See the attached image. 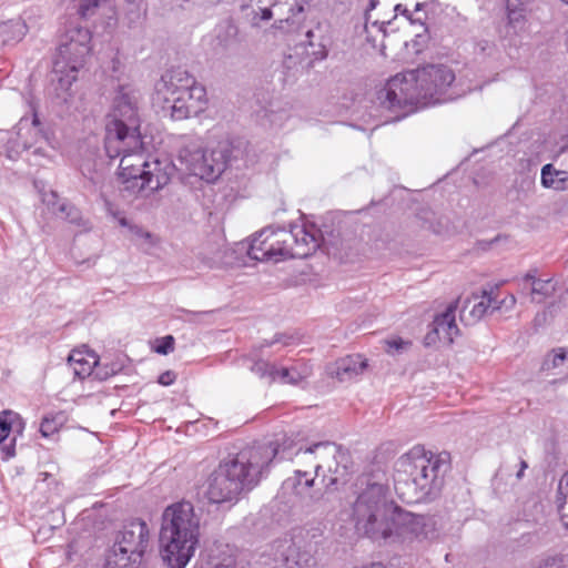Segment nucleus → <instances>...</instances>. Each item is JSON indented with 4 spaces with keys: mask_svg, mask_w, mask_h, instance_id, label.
I'll use <instances>...</instances> for the list:
<instances>
[{
    "mask_svg": "<svg viewBox=\"0 0 568 568\" xmlns=\"http://www.w3.org/2000/svg\"><path fill=\"white\" fill-rule=\"evenodd\" d=\"M395 10H396V11H402V4H397V6L395 7Z\"/></svg>",
    "mask_w": 568,
    "mask_h": 568,
    "instance_id": "obj_54",
    "label": "nucleus"
},
{
    "mask_svg": "<svg viewBox=\"0 0 568 568\" xmlns=\"http://www.w3.org/2000/svg\"><path fill=\"white\" fill-rule=\"evenodd\" d=\"M516 303V297L514 295H508L506 296L504 300L501 301H497L495 298V305H494V310H501V308H506V310H509L511 307H514Z\"/></svg>",
    "mask_w": 568,
    "mask_h": 568,
    "instance_id": "obj_40",
    "label": "nucleus"
},
{
    "mask_svg": "<svg viewBox=\"0 0 568 568\" xmlns=\"http://www.w3.org/2000/svg\"><path fill=\"white\" fill-rule=\"evenodd\" d=\"M387 344V353L388 354H396L406 348L410 343L405 342L402 338H395L386 342Z\"/></svg>",
    "mask_w": 568,
    "mask_h": 568,
    "instance_id": "obj_38",
    "label": "nucleus"
},
{
    "mask_svg": "<svg viewBox=\"0 0 568 568\" xmlns=\"http://www.w3.org/2000/svg\"><path fill=\"white\" fill-rule=\"evenodd\" d=\"M337 456L344 458L345 453L339 446L331 442L315 443L305 449L298 448L296 450V457L298 460L312 459V468L314 469L315 475H318V470L324 466H327L331 470L332 465L329 460L337 459Z\"/></svg>",
    "mask_w": 568,
    "mask_h": 568,
    "instance_id": "obj_14",
    "label": "nucleus"
},
{
    "mask_svg": "<svg viewBox=\"0 0 568 568\" xmlns=\"http://www.w3.org/2000/svg\"><path fill=\"white\" fill-rule=\"evenodd\" d=\"M351 519L355 531L373 541L422 544L438 538L435 517L402 510L387 496V487L367 476L357 479Z\"/></svg>",
    "mask_w": 568,
    "mask_h": 568,
    "instance_id": "obj_1",
    "label": "nucleus"
},
{
    "mask_svg": "<svg viewBox=\"0 0 568 568\" xmlns=\"http://www.w3.org/2000/svg\"><path fill=\"white\" fill-rule=\"evenodd\" d=\"M400 467L394 478L395 491L402 501L416 504L438 496L448 464L446 457L416 446L402 458Z\"/></svg>",
    "mask_w": 568,
    "mask_h": 568,
    "instance_id": "obj_5",
    "label": "nucleus"
},
{
    "mask_svg": "<svg viewBox=\"0 0 568 568\" xmlns=\"http://www.w3.org/2000/svg\"><path fill=\"white\" fill-rule=\"evenodd\" d=\"M495 297H493L487 292L483 293L480 301L475 302L469 312L470 316L474 321L480 320L488 312H494Z\"/></svg>",
    "mask_w": 568,
    "mask_h": 568,
    "instance_id": "obj_29",
    "label": "nucleus"
},
{
    "mask_svg": "<svg viewBox=\"0 0 568 568\" xmlns=\"http://www.w3.org/2000/svg\"><path fill=\"white\" fill-rule=\"evenodd\" d=\"M568 358L566 348H558L554 351L551 367H557Z\"/></svg>",
    "mask_w": 568,
    "mask_h": 568,
    "instance_id": "obj_41",
    "label": "nucleus"
},
{
    "mask_svg": "<svg viewBox=\"0 0 568 568\" xmlns=\"http://www.w3.org/2000/svg\"><path fill=\"white\" fill-rule=\"evenodd\" d=\"M315 564V559L310 550H301L296 545V568H310Z\"/></svg>",
    "mask_w": 568,
    "mask_h": 568,
    "instance_id": "obj_33",
    "label": "nucleus"
},
{
    "mask_svg": "<svg viewBox=\"0 0 568 568\" xmlns=\"http://www.w3.org/2000/svg\"><path fill=\"white\" fill-rule=\"evenodd\" d=\"M274 561L286 568H296V544L291 539L277 540L273 544Z\"/></svg>",
    "mask_w": 568,
    "mask_h": 568,
    "instance_id": "obj_22",
    "label": "nucleus"
},
{
    "mask_svg": "<svg viewBox=\"0 0 568 568\" xmlns=\"http://www.w3.org/2000/svg\"><path fill=\"white\" fill-rule=\"evenodd\" d=\"M496 51L495 43L488 40H480L475 45V52L481 55H491Z\"/></svg>",
    "mask_w": 568,
    "mask_h": 568,
    "instance_id": "obj_37",
    "label": "nucleus"
},
{
    "mask_svg": "<svg viewBox=\"0 0 568 568\" xmlns=\"http://www.w3.org/2000/svg\"><path fill=\"white\" fill-rule=\"evenodd\" d=\"M63 201L59 199L58 194L53 191L43 194V203L48 206L49 210L52 211L55 215H58V206Z\"/></svg>",
    "mask_w": 568,
    "mask_h": 568,
    "instance_id": "obj_36",
    "label": "nucleus"
},
{
    "mask_svg": "<svg viewBox=\"0 0 568 568\" xmlns=\"http://www.w3.org/2000/svg\"><path fill=\"white\" fill-rule=\"evenodd\" d=\"M32 124H33L32 131H34L37 133L38 129L36 128V124H37V120L36 119L33 120Z\"/></svg>",
    "mask_w": 568,
    "mask_h": 568,
    "instance_id": "obj_53",
    "label": "nucleus"
},
{
    "mask_svg": "<svg viewBox=\"0 0 568 568\" xmlns=\"http://www.w3.org/2000/svg\"><path fill=\"white\" fill-rule=\"evenodd\" d=\"M91 34L85 28H73L61 39L53 62V71L59 87L68 91L78 79L79 70L84 65L89 54Z\"/></svg>",
    "mask_w": 568,
    "mask_h": 568,
    "instance_id": "obj_8",
    "label": "nucleus"
},
{
    "mask_svg": "<svg viewBox=\"0 0 568 568\" xmlns=\"http://www.w3.org/2000/svg\"><path fill=\"white\" fill-rule=\"evenodd\" d=\"M176 379V374L173 371H165L159 376V384L163 386H170Z\"/></svg>",
    "mask_w": 568,
    "mask_h": 568,
    "instance_id": "obj_42",
    "label": "nucleus"
},
{
    "mask_svg": "<svg viewBox=\"0 0 568 568\" xmlns=\"http://www.w3.org/2000/svg\"><path fill=\"white\" fill-rule=\"evenodd\" d=\"M212 568H231L230 564H216Z\"/></svg>",
    "mask_w": 568,
    "mask_h": 568,
    "instance_id": "obj_50",
    "label": "nucleus"
},
{
    "mask_svg": "<svg viewBox=\"0 0 568 568\" xmlns=\"http://www.w3.org/2000/svg\"><path fill=\"white\" fill-rule=\"evenodd\" d=\"M10 28L17 33L18 40L26 34V24L20 21L11 23Z\"/></svg>",
    "mask_w": 568,
    "mask_h": 568,
    "instance_id": "obj_43",
    "label": "nucleus"
},
{
    "mask_svg": "<svg viewBox=\"0 0 568 568\" xmlns=\"http://www.w3.org/2000/svg\"><path fill=\"white\" fill-rule=\"evenodd\" d=\"M519 465H520V468L518 469V471L516 474V477L518 479L523 478L524 471L528 467L527 463L525 460H523V459L520 460Z\"/></svg>",
    "mask_w": 568,
    "mask_h": 568,
    "instance_id": "obj_48",
    "label": "nucleus"
},
{
    "mask_svg": "<svg viewBox=\"0 0 568 568\" xmlns=\"http://www.w3.org/2000/svg\"><path fill=\"white\" fill-rule=\"evenodd\" d=\"M69 363L73 368V373L77 377L83 379L93 375L95 378H106L108 374L101 375L95 366L98 365V357L95 354H84L80 351H73L69 355Z\"/></svg>",
    "mask_w": 568,
    "mask_h": 568,
    "instance_id": "obj_18",
    "label": "nucleus"
},
{
    "mask_svg": "<svg viewBox=\"0 0 568 568\" xmlns=\"http://www.w3.org/2000/svg\"><path fill=\"white\" fill-rule=\"evenodd\" d=\"M174 337L172 335H166L162 338L156 339V345L154 347L155 352L162 355H168L174 351Z\"/></svg>",
    "mask_w": 568,
    "mask_h": 568,
    "instance_id": "obj_34",
    "label": "nucleus"
},
{
    "mask_svg": "<svg viewBox=\"0 0 568 568\" xmlns=\"http://www.w3.org/2000/svg\"><path fill=\"white\" fill-rule=\"evenodd\" d=\"M130 233L134 235L138 239H142L144 241H151L152 234L145 230H143L141 226L134 224L130 225Z\"/></svg>",
    "mask_w": 568,
    "mask_h": 568,
    "instance_id": "obj_39",
    "label": "nucleus"
},
{
    "mask_svg": "<svg viewBox=\"0 0 568 568\" xmlns=\"http://www.w3.org/2000/svg\"><path fill=\"white\" fill-rule=\"evenodd\" d=\"M314 484V477L307 469L297 468L295 475L290 477L286 481V486H291L297 495H303Z\"/></svg>",
    "mask_w": 568,
    "mask_h": 568,
    "instance_id": "obj_27",
    "label": "nucleus"
},
{
    "mask_svg": "<svg viewBox=\"0 0 568 568\" xmlns=\"http://www.w3.org/2000/svg\"><path fill=\"white\" fill-rule=\"evenodd\" d=\"M311 375V368L306 364L277 368L276 381L297 385Z\"/></svg>",
    "mask_w": 568,
    "mask_h": 568,
    "instance_id": "obj_24",
    "label": "nucleus"
},
{
    "mask_svg": "<svg viewBox=\"0 0 568 568\" xmlns=\"http://www.w3.org/2000/svg\"><path fill=\"white\" fill-rule=\"evenodd\" d=\"M206 105V90L202 84L197 83L182 91L181 94L170 98L169 101L162 104V109L170 110L173 120H184L199 115L205 110Z\"/></svg>",
    "mask_w": 568,
    "mask_h": 568,
    "instance_id": "obj_11",
    "label": "nucleus"
},
{
    "mask_svg": "<svg viewBox=\"0 0 568 568\" xmlns=\"http://www.w3.org/2000/svg\"><path fill=\"white\" fill-rule=\"evenodd\" d=\"M378 0H371L369 2V9H374L377 4Z\"/></svg>",
    "mask_w": 568,
    "mask_h": 568,
    "instance_id": "obj_51",
    "label": "nucleus"
},
{
    "mask_svg": "<svg viewBox=\"0 0 568 568\" xmlns=\"http://www.w3.org/2000/svg\"><path fill=\"white\" fill-rule=\"evenodd\" d=\"M200 527V516L190 501L175 503L165 508L159 540L162 558L171 568H185L194 556Z\"/></svg>",
    "mask_w": 568,
    "mask_h": 568,
    "instance_id": "obj_6",
    "label": "nucleus"
},
{
    "mask_svg": "<svg viewBox=\"0 0 568 568\" xmlns=\"http://www.w3.org/2000/svg\"><path fill=\"white\" fill-rule=\"evenodd\" d=\"M541 184L547 189L564 191L568 189V172L556 170L552 164L548 163L541 169Z\"/></svg>",
    "mask_w": 568,
    "mask_h": 568,
    "instance_id": "obj_23",
    "label": "nucleus"
},
{
    "mask_svg": "<svg viewBox=\"0 0 568 568\" xmlns=\"http://www.w3.org/2000/svg\"><path fill=\"white\" fill-rule=\"evenodd\" d=\"M366 367V359L362 355L355 354L339 358L334 364L328 365L326 371L331 377L337 378L339 382H346L363 374Z\"/></svg>",
    "mask_w": 568,
    "mask_h": 568,
    "instance_id": "obj_15",
    "label": "nucleus"
},
{
    "mask_svg": "<svg viewBox=\"0 0 568 568\" xmlns=\"http://www.w3.org/2000/svg\"><path fill=\"white\" fill-rule=\"evenodd\" d=\"M530 0H506V9L508 13L509 22L519 21L524 16L525 6Z\"/></svg>",
    "mask_w": 568,
    "mask_h": 568,
    "instance_id": "obj_31",
    "label": "nucleus"
},
{
    "mask_svg": "<svg viewBox=\"0 0 568 568\" xmlns=\"http://www.w3.org/2000/svg\"><path fill=\"white\" fill-rule=\"evenodd\" d=\"M58 216L71 224L87 229L88 222L84 220L81 211L73 204L64 201L58 206Z\"/></svg>",
    "mask_w": 568,
    "mask_h": 568,
    "instance_id": "obj_25",
    "label": "nucleus"
},
{
    "mask_svg": "<svg viewBox=\"0 0 568 568\" xmlns=\"http://www.w3.org/2000/svg\"><path fill=\"white\" fill-rule=\"evenodd\" d=\"M278 456L291 458L286 448L278 445H258L242 449L235 456L224 459L211 474L206 497L213 504L237 500L239 496L253 489L265 468Z\"/></svg>",
    "mask_w": 568,
    "mask_h": 568,
    "instance_id": "obj_3",
    "label": "nucleus"
},
{
    "mask_svg": "<svg viewBox=\"0 0 568 568\" xmlns=\"http://www.w3.org/2000/svg\"><path fill=\"white\" fill-rule=\"evenodd\" d=\"M278 343L284 346L292 345L294 343V337L285 334H276L272 339H265L262 344V347H271Z\"/></svg>",
    "mask_w": 568,
    "mask_h": 568,
    "instance_id": "obj_35",
    "label": "nucleus"
},
{
    "mask_svg": "<svg viewBox=\"0 0 568 568\" xmlns=\"http://www.w3.org/2000/svg\"><path fill=\"white\" fill-rule=\"evenodd\" d=\"M225 32L229 37L234 38L237 34V28L233 23H227L225 26Z\"/></svg>",
    "mask_w": 568,
    "mask_h": 568,
    "instance_id": "obj_46",
    "label": "nucleus"
},
{
    "mask_svg": "<svg viewBox=\"0 0 568 568\" xmlns=\"http://www.w3.org/2000/svg\"><path fill=\"white\" fill-rule=\"evenodd\" d=\"M371 28H375V29H377L379 32H383V34L385 33V30H384V28H385V23H384V22L379 23L378 21H375V22H373V23H372V26H371V27H368V24H366V26H365V30H366V32H367L368 34H369V32H371Z\"/></svg>",
    "mask_w": 568,
    "mask_h": 568,
    "instance_id": "obj_45",
    "label": "nucleus"
},
{
    "mask_svg": "<svg viewBox=\"0 0 568 568\" xmlns=\"http://www.w3.org/2000/svg\"><path fill=\"white\" fill-rule=\"evenodd\" d=\"M557 509L560 521L568 529V473L560 479L557 493Z\"/></svg>",
    "mask_w": 568,
    "mask_h": 568,
    "instance_id": "obj_26",
    "label": "nucleus"
},
{
    "mask_svg": "<svg viewBox=\"0 0 568 568\" xmlns=\"http://www.w3.org/2000/svg\"><path fill=\"white\" fill-rule=\"evenodd\" d=\"M179 161L191 175L207 182L215 181L225 170L230 159V148L226 142H219L216 148L205 150L199 136L181 138Z\"/></svg>",
    "mask_w": 568,
    "mask_h": 568,
    "instance_id": "obj_7",
    "label": "nucleus"
},
{
    "mask_svg": "<svg viewBox=\"0 0 568 568\" xmlns=\"http://www.w3.org/2000/svg\"><path fill=\"white\" fill-rule=\"evenodd\" d=\"M523 293L530 296L531 302L541 303L555 292V284L550 278L537 277V270H531L519 281Z\"/></svg>",
    "mask_w": 568,
    "mask_h": 568,
    "instance_id": "obj_16",
    "label": "nucleus"
},
{
    "mask_svg": "<svg viewBox=\"0 0 568 568\" xmlns=\"http://www.w3.org/2000/svg\"><path fill=\"white\" fill-rule=\"evenodd\" d=\"M172 172V163L168 160H160L158 158L146 160L142 171L146 179V185L153 189L154 192H158L169 184Z\"/></svg>",
    "mask_w": 568,
    "mask_h": 568,
    "instance_id": "obj_17",
    "label": "nucleus"
},
{
    "mask_svg": "<svg viewBox=\"0 0 568 568\" xmlns=\"http://www.w3.org/2000/svg\"><path fill=\"white\" fill-rule=\"evenodd\" d=\"M22 145H23V149H26V150H27V149H29V148H31V144H30V143H28L27 141H24V142L22 143Z\"/></svg>",
    "mask_w": 568,
    "mask_h": 568,
    "instance_id": "obj_52",
    "label": "nucleus"
},
{
    "mask_svg": "<svg viewBox=\"0 0 568 568\" xmlns=\"http://www.w3.org/2000/svg\"><path fill=\"white\" fill-rule=\"evenodd\" d=\"M122 192L129 196L146 199L154 194L153 189L146 185V179L143 173L121 175Z\"/></svg>",
    "mask_w": 568,
    "mask_h": 568,
    "instance_id": "obj_20",
    "label": "nucleus"
},
{
    "mask_svg": "<svg viewBox=\"0 0 568 568\" xmlns=\"http://www.w3.org/2000/svg\"><path fill=\"white\" fill-rule=\"evenodd\" d=\"M286 258H305L320 247L318 230L314 226L293 225L291 230H280Z\"/></svg>",
    "mask_w": 568,
    "mask_h": 568,
    "instance_id": "obj_10",
    "label": "nucleus"
},
{
    "mask_svg": "<svg viewBox=\"0 0 568 568\" xmlns=\"http://www.w3.org/2000/svg\"><path fill=\"white\" fill-rule=\"evenodd\" d=\"M150 531L145 521L132 520L119 532L104 568H138L149 545Z\"/></svg>",
    "mask_w": 568,
    "mask_h": 568,
    "instance_id": "obj_9",
    "label": "nucleus"
},
{
    "mask_svg": "<svg viewBox=\"0 0 568 568\" xmlns=\"http://www.w3.org/2000/svg\"><path fill=\"white\" fill-rule=\"evenodd\" d=\"M295 463L296 465L303 467L302 469L312 468V459H305V460H298V458L295 456Z\"/></svg>",
    "mask_w": 568,
    "mask_h": 568,
    "instance_id": "obj_47",
    "label": "nucleus"
},
{
    "mask_svg": "<svg viewBox=\"0 0 568 568\" xmlns=\"http://www.w3.org/2000/svg\"><path fill=\"white\" fill-rule=\"evenodd\" d=\"M561 1L568 4V0H561Z\"/></svg>",
    "mask_w": 568,
    "mask_h": 568,
    "instance_id": "obj_55",
    "label": "nucleus"
},
{
    "mask_svg": "<svg viewBox=\"0 0 568 568\" xmlns=\"http://www.w3.org/2000/svg\"><path fill=\"white\" fill-rule=\"evenodd\" d=\"M197 84L192 74L182 68H175L166 71L155 84L154 101L164 103L172 97H176L182 91Z\"/></svg>",
    "mask_w": 568,
    "mask_h": 568,
    "instance_id": "obj_13",
    "label": "nucleus"
},
{
    "mask_svg": "<svg viewBox=\"0 0 568 568\" xmlns=\"http://www.w3.org/2000/svg\"><path fill=\"white\" fill-rule=\"evenodd\" d=\"M138 97L134 91L120 88L106 115L105 152L110 159L121 156L119 176L138 174L146 162L142 150Z\"/></svg>",
    "mask_w": 568,
    "mask_h": 568,
    "instance_id": "obj_4",
    "label": "nucleus"
},
{
    "mask_svg": "<svg viewBox=\"0 0 568 568\" xmlns=\"http://www.w3.org/2000/svg\"><path fill=\"white\" fill-rule=\"evenodd\" d=\"M12 417H16L12 412L4 410L0 413V449L3 453L2 459L4 460H8L16 455V439L12 438L10 442H8V437L12 427Z\"/></svg>",
    "mask_w": 568,
    "mask_h": 568,
    "instance_id": "obj_21",
    "label": "nucleus"
},
{
    "mask_svg": "<svg viewBox=\"0 0 568 568\" xmlns=\"http://www.w3.org/2000/svg\"><path fill=\"white\" fill-rule=\"evenodd\" d=\"M534 568H568V557L550 555L540 559Z\"/></svg>",
    "mask_w": 568,
    "mask_h": 568,
    "instance_id": "obj_32",
    "label": "nucleus"
},
{
    "mask_svg": "<svg viewBox=\"0 0 568 568\" xmlns=\"http://www.w3.org/2000/svg\"><path fill=\"white\" fill-rule=\"evenodd\" d=\"M456 308L457 305L455 303L449 304L445 312L437 315L433 322V332L436 333L439 338L449 343H452L454 337L459 333L455 321Z\"/></svg>",
    "mask_w": 568,
    "mask_h": 568,
    "instance_id": "obj_19",
    "label": "nucleus"
},
{
    "mask_svg": "<svg viewBox=\"0 0 568 568\" xmlns=\"http://www.w3.org/2000/svg\"><path fill=\"white\" fill-rule=\"evenodd\" d=\"M114 217L118 220L119 224L122 226V227H126L129 231H130V225H134L133 223H131L124 215H122L121 213H114L113 214Z\"/></svg>",
    "mask_w": 568,
    "mask_h": 568,
    "instance_id": "obj_44",
    "label": "nucleus"
},
{
    "mask_svg": "<svg viewBox=\"0 0 568 568\" xmlns=\"http://www.w3.org/2000/svg\"><path fill=\"white\" fill-rule=\"evenodd\" d=\"M261 13L262 20H270L272 18V11L268 8L261 9Z\"/></svg>",
    "mask_w": 568,
    "mask_h": 568,
    "instance_id": "obj_49",
    "label": "nucleus"
},
{
    "mask_svg": "<svg viewBox=\"0 0 568 568\" xmlns=\"http://www.w3.org/2000/svg\"><path fill=\"white\" fill-rule=\"evenodd\" d=\"M65 417L62 413L44 416L40 424V433L43 437L49 438L57 434L63 426Z\"/></svg>",
    "mask_w": 568,
    "mask_h": 568,
    "instance_id": "obj_28",
    "label": "nucleus"
},
{
    "mask_svg": "<svg viewBox=\"0 0 568 568\" xmlns=\"http://www.w3.org/2000/svg\"><path fill=\"white\" fill-rule=\"evenodd\" d=\"M280 230L265 227L261 232L255 233L246 244V252L250 258L260 262L273 261L275 263L285 260L284 245L282 244L283 237L278 235Z\"/></svg>",
    "mask_w": 568,
    "mask_h": 568,
    "instance_id": "obj_12",
    "label": "nucleus"
},
{
    "mask_svg": "<svg viewBox=\"0 0 568 568\" xmlns=\"http://www.w3.org/2000/svg\"><path fill=\"white\" fill-rule=\"evenodd\" d=\"M251 371L261 378H267L268 382L276 381L277 367L275 364H272L267 361L258 359L254 362L251 366Z\"/></svg>",
    "mask_w": 568,
    "mask_h": 568,
    "instance_id": "obj_30",
    "label": "nucleus"
},
{
    "mask_svg": "<svg viewBox=\"0 0 568 568\" xmlns=\"http://www.w3.org/2000/svg\"><path fill=\"white\" fill-rule=\"evenodd\" d=\"M455 81V73L446 65H426L398 73L378 90L377 100L387 110H404L405 114L429 104L455 99L447 90Z\"/></svg>",
    "mask_w": 568,
    "mask_h": 568,
    "instance_id": "obj_2",
    "label": "nucleus"
}]
</instances>
